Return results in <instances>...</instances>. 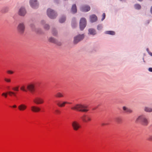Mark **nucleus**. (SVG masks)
Listing matches in <instances>:
<instances>
[{
    "instance_id": "obj_1",
    "label": "nucleus",
    "mask_w": 152,
    "mask_h": 152,
    "mask_svg": "<svg viewBox=\"0 0 152 152\" xmlns=\"http://www.w3.org/2000/svg\"><path fill=\"white\" fill-rule=\"evenodd\" d=\"M72 110L83 112H86L89 110L88 108L84 105L77 104L71 107Z\"/></svg>"
},
{
    "instance_id": "obj_2",
    "label": "nucleus",
    "mask_w": 152,
    "mask_h": 152,
    "mask_svg": "<svg viewBox=\"0 0 152 152\" xmlns=\"http://www.w3.org/2000/svg\"><path fill=\"white\" fill-rule=\"evenodd\" d=\"M47 14L48 16L50 18L54 19L56 16V13L52 10L48 9L47 11Z\"/></svg>"
},
{
    "instance_id": "obj_3",
    "label": "nucleus",
    "mask_w": 152,
    "mask_h": 152,
    "mask_svg": "<svg viewBox=\"0 0 152 152\" xmlns=\"http://www.w3.org/2000/svg\"><path fill=\"white\" fill-rule=\"evenodd\" d=\"M72 125L73 129L75 131L78 130L81 127L79 123L76 121H73L72 123Z\"/></svg>"
},
{
    "instance_id": "obj_4",
    "label": "nucleus",
    "mask_w": 152,
    "mask_h": 152,
    "mask_svg": "<svg viewBox=\"0 0 152 152\" xmlns=\"http://www.w3.org/2000/svg\"><path fill=\"white\" fill-rule=\"evenodd\" d=\"M81 119L84 122L88 123L91 120V117L88 115H84L81 117Z\"/></svg>"
},
{
    "instance_id": "obj_5",
    "label": "nucleus",
    "mask_w": 152,
    "mask_h": 152,
    "mask_svg": "<svg viewBox=\"0 0 152 152\" xmlns=\"http://www.w3.org/2000/svg\"><path fill=\"white\" fill-rule=\"evenodd\" d=\"M137 121L141 122L144 125H147L148 123L147 120L143 116H139L137 119Z\"/></svg>"
},
{
    "instance_id": "obj_6",
    "label": "nucleus",
    "mask_w": 152,
    "mask_h": 152,
    "mask_svg": "<svg viewBox=\"0 0 152 152\" xmlns=\"http://www.w3.org/2000/svg\"><path fill=\"white\" fill-rule=\"evenodd\" d=\"M84 36L83 34L79 35L74 38V43L76 44L83 39Z\"/></svg>"
},
{
    "instance_id": "obj_7",
    "label": "nucleus",
    "mask_w": 152,
    "mask_h": 152,
    "mask_svg": "<svg viewBox=\"0 0 152 152\" xmlns=\"http://www.w3.org/2000/svg\"><path fill=\"white\" fill-rule=\"evenodd\" d=\"M57 106L59 107H63L66 104H71L72 103L66 101L62 102L59 100L57 101L56 102Z\"/></svg>"
},
{
    "instance_id": "obj_8",
    "label": "nucleus",
    "mask_w": 152,
    "mask_h": 152,
    "mask_svg": "<svg viewBox=\"0 0 152 152\" xmlns=\"http://www.w3.org/2000/svg\"><path fill=\"white\" fill-rule=\"evenodd\" d=\"M86 25V19L82 18L80 22V28L81 30H83L85 28Z\"/></svg>"
},
{
    "instance_id": "obj_9",
    "label": "nucleus",
    "mask_w": 152,
    "mask_h": 152,
    "mask_svg": "<svg viewBox=\"0 0 152 152\" xmlns=\"http://www.w3.org/2000/svg\"><path fill=\"white\" fill-rule=\"evenodd\" d=\"M33 102L37 104H43L44 102V99L40 97H37L33 100Z\"/></svg>"
},
{
    "instance_id": "obj_10",
    "label": "nucleus",
    "mask_w": 152,
    "mask_h": 152,
    "mask_svg": "<svg viewBox=\"0 0 152 152\" xmlns=\"http://www.w3.org/2000/svg\"><path fill=\"white\" fill-rule=\"evenodd\" d=\"M35 84L33 83H31L27 86V89L31 93L34 92L35 90Z\"/></svg>"
},
{
    "instance_id": "obj_11",
    "label": "nucleus",
    "mask_w": 152,
    "mask_h": 152,
    "mask_svg": "<svg viewBox=\"0 0 152 152\" xmlns=\"http://www.w3.org/2000/svg\"><path fill=\"white\" fill-rule=\"evenodd\" d=\"M30 2L31 6L33 8H35L36 7L38 6L37 0H30Z\"/></svg>"
},
{
    "instance_id": "obj_12",
    "label": "nucleus",
    "mask_w": 152,
    "mask_h": 152,
    "mask_svg": "<svg viewBox=\"0 0 152 152\" xmlns=\"http://www.w3.org/2000/svg\"><path fill=\"white\" fill-rule=\"evenodd\" d=\"M31 110L34 112H39L40 110V108L37 106H32L31 107Z\"/></svg>"
},
{
    "instance_id": "obj_13",
    "label": "nucleus",
    "mask_w": 152,
    "mask_h": 152,
    "mask_svg": "<svg viewBox=\"0 0 152 152\" xmlns=\"http://www.w3.org/2000/svg\"><path fill=\"white\" fill-rule=\"evenodd\" d=\"M91 8L88 5H84L81 8V10L83 12H86L89 11Z\"/></svg>"
},
{
    "instance_id": "obj_14",
    "label": "nucleus",
    "mask_w": 152,
    "mask_h": 152,
    "mask_svg": "<svg viewBox=\"0 0 152 152\" xmlns=\"http://www.w3.org/2000/svg\"><path fill=\"white\" fill-rule=\"evenodd\" d=\"M27 108V106L24 104H21L18 107L19 110L21 111L25 110Z\"/></svg>"
},
{
    "instance_id": "obj_15",
    "label": "nucleus",
    "mask_w": 152,
    "mask_h": 152,
    "mask_svg": "<svg viewBox=\"0 0 152 152\" xmlns=\"http://www.w3.org/2000/svg\"><path fill=\"white\" fill-rule=\"evenodd\" d=\"M19 31L21 33H23L24 29V26L23 24H20L18 27Z\"/></svg>"
},
{
    "instance_id": "obj_16",
    "label": "nucleus",
    "mask_w": 152,
    "mask_h": 152,
    "mask_svg": "<svg viewBox=\"0 0 152 152\" xmlns=\"http://www.w3.org/2000/svg\"><path fill=\"white\" fill-rule=\"evenodd\" d=\"M19 15L21 16H24L26 13V12L25 9L23 8H20L19 12Z\"/></svg>"
},
{
    "instance_id": "obj_17",
    "label": "nucleus",
    "mask_w": 152,
    "mask_h": 152,
    "mask_svg": "<svg viewBox=\"0 0 152 152\" xmlns=\"http://www.w3.org/2000/svg\"><path fill=\"white\" fill-rule=\"evenodd\" d=\"M97 20V18L95 15H93L90 16V20L92 22L96 21Z\"/></svg>"
},
{
    "instance_id": "obj_18",
    "label": "nucleus",
    "mask_w": 152,
    "mask_h": 152,
    "mask_svg": "<svg viewBox=\"0 0 152 152\" xmlns=\"http://www.w3.org/2000/svg\"><path fill=\"white\" fill-rule=\"evenodd\" d=\"M55 96L57 98H60L63 97L64 96V95L63 93L58 92L55 94Z\"/></svg>"
},
{
    "instance_id": "obj_19",
    "label": "nucleus",
    "mask_w": 152,
    "mask_h": 152,
    "mask_svg": "<svg viewBox=\"0 0 152 152\" xmlns=\"http://www.w3.org/2000/svg\"><path fill=\"white\" fill-rule=\"evenodd\" d=\"M72 12L74 13H75L77 12V7L75 4H73L71 9Z\"/></svg>"
},
{
    "instance_id": "obj_20",
    "label": "nucleus",
    "mask_w": 152,
    "mask_h": 152,
    "mask_svg": "<svg viewBox=\"0 0 152 152\" xmlns=\"http://www.w3.org/2000/svg\"><path fill=\"white\" fill-rule=\"evenodd\" d=\"M49 41L50 42L54 43H55L56 44H57V45H61V44L60 42L57 43L56 42V40L55 39H54L52 38H50L49 39Z\"/></svg>"
},
{
    "instance_id": "obj_21",
    "label": "nucleus",
    "mask_w": 152,
    "mask_h": 152,
    "mask_svg": "<svg viewBox=\"0 0 152 152\" xmlns=\"http://www.w3.org/2000/svg\"><path fill=\"white\" fill-rule=\"evenodd\" d=\"M8 94L10 96H16V93L10 91H8Z\"/></svg>"
},
{
    "instance_id": "obj_22",
    "label": "nucleus",
    "mask_w": 152,
    "mask_h": 152,
    "mask_svg": "<svg viewBox=\"0 0 152 152\" xmlns=\"http://www.w3.org/2000/svg\"><path fill=\"white\" fill-rule=\"evenodd\" d=\"M105 33L106 34H110L111 35H114L115 34V31H106Z\"/></svg>"
},
{
    "instance_id": "obj_23",
    "label": "nucleus",
    "mask_w": 152,
    "mask_h": 152,
    "mask_svg": "<svg viewBox=\"0 0 152 152\" xmlns=\"http://www.w3.org/2000/svg\"><path fill=\"white\" fill-rule=\"evenodd\" d=\"M89 32L90 34L93 35L96 34V31L95 30L92 28L90 29L89 30Z\"/></svg>"
},
{
    "instance_id": "obj_24",
    "label": "nucleus",
    "mask_w": 152,
    "mask_h": 152,
    "mask_svg": "<svg viewBox=\"0 0 152 152\" xmlns=\"http://www.w3.org/2000/svg\"><path fill=\"white\" fill-rule=\"evenodd\" d=\"M123 110L125 111V112L127 113H131L132 112V110L130 109L127 108L125 107H123Z\"/></svg>"
},
{
    "instance_id": "obj_25",
    "label": "nucleus",
    "mask_w": 152,
    "mask_h": 152,
    "mask_svg": "<svg viewBox=\"0 0 152 152\" xmlns=\"http://www.w3.org/2000/svg\"><path fill=\"white\" fill-rule=\"evenodd\" d=\"M65 18L64 17H63L59 19V22L61 23H63L65 21Z\"/></svg>"
},
{
    "instance_id": "obj_26",
    "label": "nucleus",
    "mask_w": 152,
    "mask_h": 152,
    "mask_svg": "<svg viewBox=\"0 0 152 152\" xmlns=\"http://www.w3.org/2000/svg\"><path fill=\"white\" fill-rule=\"evenodd\" d=\"M135 9L138 10L140 9L141 8V6L139 4H136L134 6Z\"/></svg>"
},
{
    "instance_id": "obj_27",
    "label": "nucleus",
    "mask_w": 152,
    "mask_h": 152,
    "mask_svg": "<svg viewBox=\"0 0 152 152\" xmlns=\"http://www.w3.org/2000/svg\"><path fill=\"white\" fill-rule=\"evenodd\" d=\"M145 111L148 112H151L152 111V109L148 107H145Z\"/></svg>"
},
{
    "instance_id": "obj_28",
    "label": "nucleus",
    "mask_w": 152,
    "mask_h": 152,
    "mask_svg": "<svg viewBox=\"0 0 152 152\" xmlns=\"http://www.w3.org/2000/svg\"><path fill=\"white\" fill-rule=\"evenodd\" d=\"M1 95L2 96H4L5 98H7L8 95V92L2 93Z\"/></svg>"
},
{
    "instance_id": "obj_29",
    "label": "nucleus",
    "mask_w": 152,
    "mask_h": 152,
    "mask_svg": "<svg viewBox=\"0 0 152 152\" xmlns=\"http://www.w3.org/2000/svg\"><path fill=\"white\" fill-rule=\"evenodd\" d=\"M4 80L5 82L8 83H10L11 82V79L9 78H5Z\"/></svg>"
},
{
    "instance_id": "obj_30",
    "label": "nucleus",
    "mask_w": 152,
    "mask_h": 152,
    "mask_svg": "<svg viewBox=\"0 0 152 152\" xmlns=\"http://www.w3.org/2000/svg\"><path fill=\"white\" fill-rule=\"evenodd\" d=\"M20 89L26 92L27 91V90L25 88V87L24 86H21L20 88Z\"/></svg>"
},
{
    "instance_id": "obj_31",
    "label": "nucleus",
    "mask_w": 152,
    "mask_h": 152,
    "mask_svg": "<svg viewBox=\"0 0 152 152\" xmlns=\"http://www.w3.org/2000/svg\"><path fill=\"white\" fill-rule=\"evenodd\" d=\"M7 73L9 74H12L14 73V72L12 70H8L7 71Z\"/></svg>"
},
{
    "instance_id": "obj_32",
    "label": "nucleus",
    "mask_w": 152,
    "mask_h": 152,
    "mask_svg": "<svg viewBox=\"0 0 152 152\" xmlns=\"http://www.w3.org/2000/svg\"><path fill=\"white\" fill-rule=\"evenodd\" d=\"M61 112L60 110L58 109H56L55 110V113L57 114H60Z\"/></svg>"
},
{
    "instance_id": "obj_33",
    "label": "nucleus",
    "mask_w": 152,
    "mask_h": 152,
    "mask_svg": "<svg viewBox=\"0 0 152 152\" xmlns=\"http://www.w3.org/2000/svg\"><path fill=\"white\" fill-rule=\"evenodd\" d=\"M12 89L15 91H19V87H14L12 88Z\"/></svg>"
},
{
    "instance_id": "obj_34",
    "label": "nucleus",
    "mask_w": 152,
    "mask_h": 152,
    "mask_svg": "<svg viewBox=\"0 0 152 152\" xmlns=\"http://www.w3.org/2000/svg\"><path fill=\"white\" fill-rule=\"evenodd\" d=\"M105 16H106V15H105V13H103L102 15V20H103L104 19V18H105Z\"/></svg>"
},
{
    "instance_id": "obj_35",
    "label": "nucleus",
    "mask_w": 152,
    "mask_h": 152,
    "mask_svg": "<svg viewBox=\"0 0 152 152\" xmlns=\"http://www.w3.org/2000/svg\"><path fill=\"white\" fill-rule=\"evenodd\" d=\"M45 28L47 29H48L49 28V26L48 25L46 24L44 26Z\"/></svg>"
},
{
    "instance_id": "obj_36",
    "label": "nucleus",
    "mask_w": 152,
    "mask_h": 152,
    "mask_svg": "<svg viewBox=\"0 0 152 152\" xmlns=\"http://www.w3.org/2000/svg\"><path fill=\"white\" fill-rule=\"evenodd\" d=\"M102 28V26L100 25H98L97 26V29L98 30H100Z\"/></svg>"
},
{
    "instance_id": "obj_37",
    "label": "nucleus",
    "mask_w": 152,
    "mask_h": 152,
    "mask_svg": "<svg viewBox=\"0 0 152 152\" xmlns=\"http://www.w3.org/2000/svg\"><path fill=\"white\" fill-rule=\"evenodd\" d=\"M148 139L150 141H152V136L150 137Z\"/></svg>"
},
{
    "instance_id": "obj_38",
    "label": "nucleus",
    "mask_w": 152,
    "mask_h": 152,
    "mask_svg": "<svg viewBox=\"0 0 152 152\" xmlns=\"http://www.w3.org/2000/svg\"><path fill=\"white\" fill-rule=\"evenodd\" d=\"M149 71L150 72H152V68H150L148 69Z\"/></svg>"
},
{
    "instance_id": "obj_39",
    "label": "nucleus",
    "mask_w": 152,
    "mask_h": 152,
    "mask_svg": "<svg viewBox=\"0 0 152 152\" xmlns=\"http://www.w3.org/2000/svg\"><path fill=\"white\" fill-rule=\"evenodd\" d=\"M13 108H15L17 107V106L16 105H13L12 107Z\"/></svg>"
},
{
    "instance_id": "obj_40",
    "label": "nucleus",
    "mask_w": 152,
    "mask_h": 152,
    "mask_svg": "<svg viewBox=\"0 0 152 152\" xmlns=\"http://www.w3.org/2000/svg\"><path fill=\"white\" fill-rule=\"evenodd\" d=\"M151 13H152V7H151Z\"/></svg>"
},
{
    "instance_id": "obj_41",
    "label": "nucleus",
    "mask_w": 152,
    "mask_h": 152,
    "mask_svg": "<svg viewBox=\"0 0 152 152\" xmlns=\"http://www.w3.org/2000/svg\"><path fill=\"white\" fill-rule=\"evenodd\" d=\"M53 34L54 35H56V34L54 33L53 32Z\"/></svg>"
},
{
    "instance_id": "obj_42",
    "label": "nucleus",
    "mask_w": 152,
    "mask_h": 152,
    "mask_svg": "<svg viewBox=\"0 0 152 152\" xmlns=\"http://www.w3.org/2000/svg\"><path fill=\"white\" fill-rule=\"evenodd\" d=\"M150 54L151 56H152V53H150Z\"/></svg>"
},
{
    "instance_id": "obj_43",
    "label": "nucleus",
    "mask_w": 152,
    "mask_h": 152,
    "mask_svg": "<svg viewBox=\"0 0 152 152\" xmlns=\"http://www.w3.org/2000/svg\"><path fill=\"white\" fill-rule=\"evenodd\" d=\"M139 1H142V0H138Z\"/></svg>"
}]
</instances>
